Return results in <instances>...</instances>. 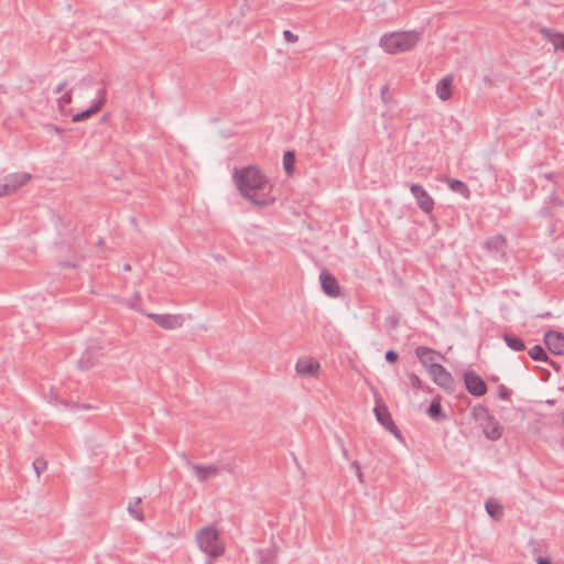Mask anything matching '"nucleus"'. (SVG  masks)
<instances>
[{
	"label": "nucleus",
	"mask_w": 564,
	"mask_h": 564,
	"mask_svg": "<svg viewBox=\"0 0 564 564\" xmlns=\"http://www.w3.org/2000/svg\"><path fill=\"white\" fill-rule=\"evenodd\" d=\"M140 505H141V499L140 498H137L134 502H130L129 506H128V511L129 513L137 520L139 521H142L143 520V514H142V511L140 509Z\"/></svg>",
	"instance_id": "c85d7f7f"
},
{
	"label": "nucleus",
	"mask_w": 564,
	"mask_h": 564,
	"mask_svg": "<svg viewBox=\"0 0 564 564\" xmlns=\"http://www.w3.org/2000/svg\"><path fill=\"white\" fill-rule=\"evenodd\" d=\"M295 162H296L295 152L292 150L285 151L283 154V169L289 176L294 173Z\"/></svg>",
	"instance_id": "a878e982"
},
{
	"label": "nucleus",
	"mask_w": 564,
	"mask_h": 564,
	"mask_svg": "<svg viewBox=\"0 0 564 564\" xmlns=\"http://www.w3.org/2000/svg\"><path fill=\"white\" fill-rule=\"evenodd\" d=\"M501 338L503 339L506 345L513 351H523L527 348L524 340L520 336L511 332H503Z\"/></svg>",
	"instance_id": "6ab92c4d"
},
{
	"label": "nucleus",
	"mask_w": 564,
	"mask_h": 564,
	"mask_svg": "<svg viewBox=\"0 0 564 564\" xmlns=\"http://www.w3.org/2000/svg\"><path fill=\"white\" fill-rule=\"evenodd\" d=\"M72 91H66L61 98L58 99V106L59 108H63L66 105H69L72 102Z\"/></svg>",
	"instance_id": "473e14b6"
},
{
	"label": "nucleus",
	"mask_w": 564,
	"mask_h": 564,
	"mask_svg": "<svg viewBox=\"0 0 564 564\" xmlns=\"http://www.w3.org/2000/svg\"><path fill=\"white\" fill-rule=\"evenodd\" d=\"M123 269H124L126 271H129V270L131 269V267H130V264H124Z\"/></svg>",
	"instance_id": "a18cd8bd"
},
{
	"label": "nucleus",
	"mask_w": 564,
	"mask_h": 564,
	"mask_svg": "<svg viewBox=\"0 0 564 564\" xmlns=\"http://www.w3.org/2000/svg\"><path fill=\"white\" fill-rule=\"evenodd\" d=\"M257 564H275L276 549L272 545L264 549H259L256 552Z\"/></svg>",
	"instance_id": "412c9836"
},
{
	"label": "nucleus",
	"mask_w": 564,
	"mask_h": 564,
	"mask_svg": "<svg viewBox=\"0 0 564 564\" xmlns=\"http://www.w3.org/2000/svg\"><path fill=\"white\" fill-rule=\"evenodd\" d=\"M447 186L454 192L468 199L470 197V191L466 183L457 178L444 177L443 180Z\"/></svg>",
	"instance_id": "4be33fe9"
},
{
	"label": "nucleus",
	"mask_w": 564,
	"mask_h": 564,
	"mask_svg": "<svg viewBox=\"0 0 564 564\" xmlns=\"http://www.w3.org/2000/svg\"><path fill=\"white\" fill-rule=\"evenodd\" d=\"M409 188L420 209L425 214L432 213L434 209V199L425 188L419 184H410Z\"/></svg>",
	"instance_id": "1a4fd4ad"
},
{
	"label": "nucleus",
	"mask_w": 564,
	"mask_h": 564,
	"mask_svg": "<svg viewBox=\"0 0 564 564\" xmlns=\"http://www.w3.org/2000/svg\"><path fill=\"white\" fill-rule=\"evenodd\" d=\"M430 376L433 381L446 391H454L455 380L452 373L441 364L430 365Z\"/></svg>",
	"instance_id": "423d86ee"
},
{
	"label": "nucleus",
	"mask_w": 564,
	"mask_h": 564,
	"mask_svg": "<svg viewBox=\"0 0 564 564\" xmlns=\"http://www.w3.org/2000/svg\"><path fill=\"white\" fill-rule=\"evenodd\" d=\"M283 36L284 40L289 43H295L299 40L297 35L291 32L290 30H285L283 32Z\"/></svg>",
	"instance_id": "f704fd0d"
},
{
	"label": "nucleus",
	"mask_w": 564,
	"mask_h": 564,
	"mask_svg": "<svg viewBox=\"0 0 564 564\" xmlns=\"http://www.w3.org/2000/svg\"><path fill=\"white\" fill-rule=\"evenodd\" d=\"M387 90H388L387 86L382 87V89H381L382 98L384 97Z\"/></svg>",
	"instance_id": "c03bdc74"
},
{
	"label": "nucleus",
	"mask_w": 564,
	"mask_h": 564,
	"mask_svg": "<svg viewBox=\"0 0 564 564\" xmlns=\"http://www.w3.org/2000/svg\"><path fill=\"white\" fill-rule=\"evenodd\" d=\"M541 33L543 36L553 44L555 50L564 51V34L554 32L551 29L542 28Z\"/></svg>",
	"instance_id": "5701e85b"
},
{
	"label": "nucleus",
	"mask_w": 564,
	"mask_h": 564,
	"mask_svg": "<svg viewBox=\"0 0 564 564\" xmlns=\"http://www.w3.org/2000/svg\"><path fill=\"white\" fill-rule=\"evenodd\" d=\"M546 403H547L549 405H553V404L555 403V401H554V400H547V401H546Z\"/></svg>",
	"instance_id": "49530a36"
},
{
	"label": "nucleus",
	"mask_w": 564,
	"mask_h": 564,
	"mask_svg": "<svg viewBox=\"0 0 564 564\" xmlns=\"http://www.w3.org/2000/svg\"><path fill=\"white\" fill-rule=\"evenodd\" d=\"M319 281L322 290L324 291L325 294H327L330 297H336L339 295L340 288L338 281L332 273L323 271L319 274Z\"/></svg>",
	"instance_id": "4468645a"
},
{
	"label": "nucleus",
	"mask_w": 564,
	"mask_h": 564,
	"mask_svg": "<svg viewBox=\"0 0 564 564\" xmlns=\"http://www.w3.org/2000/svg\"><path fill=\"white\" fill-rule=\"evenodd\" d=\"M546 362H547L550 366H552L556 371H560L561 366H560L556 361L552 360L550 357H549V361H546Z\"/></svg>",
	"instance_id": "ea45409f"
},
{
	"label": "nucleus",
	"mask_w": 564,
	"mask_h": 564,
	"mask_svg": "<svg viewBox=\"0 0 564 564\" xmlns=\"http://www.w3.org/2000/svg\"><path fill=\"white\" fill-rule=\"evenodd\" d=\"M47 128H48L50 130H54L55 132H59V131H61L58 127L53 126V124H48V126H47Z\"/></svg>",
	"instance_id": "79ce46f5"
},
{
	"label": "nucleus",
	"mask_w": 564,
	"mask_h": 564,
	"mask_svg": "<svg viewBox=\"0 0 564 564\" xmlns=\"http://www.w3.org/2000/svg\"><path fill=\"white\" fill-rule=\"evenodd\" d=\"M195 539L199 550L210 558H217L225 553V544L220 538V533L213 525H207L198 530Z\"/></svg>",
	"instance_id": "7ed1b4c3"
},
{
	"label": "nucleus",
	"mask_w": 564,
	"mask_h": 564,
	"mask_svg": "<svg viewBox=\"0 0 564 564\" xmlns=\"http://www.w3.org/2000/svg\"><path fill=\"white\" fill-rule=\"evenodd\" d=\"M484 249L495 259H505L507 240L502 235H495L486 239L482 243Z\"/></svg>",
	"instance_id": "6e6552de"
},
{
	"label": "nucleus",
	"mask_w": 564,
	"mask_h": 564,
	"mask_svg": "<svg viewBox=\"0 0 564 564\" xmlns=\"http://www.w3.org/2000/svg\"><path fill=\"white\" fill-rule=\"evenodd\" d=\"M549 198H550V202H552V203H554L556 205H562L563 204V202L557 197L555 189L552 191V193H551Z\"/></svg>",
	"instance_id": "c9c22d12"
},
{
	"label": "nucleus",
	"mask_w": 564,
	"mask_h": 564,
	"mask_svg": "<svg viewBox=\"0 0 564 564\" xmlns=\"http://www.w3.org/2000/svg\"><path fill=\"white\" fill-rule=\"evenodd\" d=\"M408 377H409V380L414 389H416V390L424 389L422 380L414 372L409 373Z\"/></svg>",
	"instance_id": "7c9ffc66"
},
{
	"label": "nucleus",
	"mask_w": 564,
	"mask_h": 564,
	"mask_svg": "<svg viewBox=\"0 0 564 564\" xmlns=\"http://www.w3.org/2000/svg\"><path fill=\"white\" fill-rule=\"evenodd\" d=\"M528 354L535 361H549V355L541 345L533 346Z\"/></svg>",
	"instance_id": "bb28decb"
},
{
	"label": "nucleus",
	"mask_w": 564,
	"mask_h": 564,
	"mask_svg": "<svg viewBox=\"0 0 564 564\" xmlns=\"http://www.w3.org/2000/svg\"><path fill=\"white\" fill-rule=\"evenodd\" d=\"M421 39L416 31H403L386 33L380 39V46L389 54H398L411 51Z\"/></svg>",
	"instance_id": "f03ea898"
},
{
	"label": "nucleus",
	"mask_w": 564,
	"mask_h": 564,
	"mask_svg": "<svg viewBox=\"0 0 564 564\" xmlns=\"http://www.w3.org/2000/svg\"><path fill=\"white\" fill-rule=\"evenodd\" d=\"M485 508L489 517L496 521L501 520L503 517L502 506L496 499H488L485 503Z\"/></svg>",
	"instance_id": "393cba45"
},
{
	"label": "nucleus",
	"mask_w": 564,
	"mask_h": 564,
	"mask_svg": "<svg viewBox=\"0 0 564 564\" xmlns=\"http://www.w3.org/2000/svg\"><path fill=\"white\" fill-rule=\"evenodd\" d=\"M102 357L100 347L88 346L78 359V367L88 370L96 366Z\"/></svg>",
	"instance_id": "ddd939ff"
},
{
	"label": "nucleus",
	"mask_w": 564,
	"mask_h": 564,
	"mask_svg": "<svg viewBox=\"0 0 564 564\" xmlns=\"http://www.w3.org/2000/svg\"><path fill=\"white\" fill-rule=\"evenodd\" d=\"M561 389L564 390V386Z\"/></svg>",
	"instance_id": "09e8293b"
},
{
	"label": "nucleus",
	"mask_w": 564,
	"mask_h": 564,
	"mask_svg": "<svg viewBox=\"0 0 564 564\" xmlns=\"http://www.w3.org/2000/svg\"><path fill=\"white\" fill-rule=\"evenodd\" d=\"M351 466L356 469V475H357L359 481H362V473H361V468H360L359 463L358 462H354Z\"/></svg>",
	"instance_id": "e433bc0d"
},
{
	"label": "nucleus",
	"mask_w": 564,
	"mask_h": 564,
	"mask_svg": "<svg viewBox=\"0 0 564 564\" xmlns=\"http://www.w3.org/2000/svg\"><path fill=\"white\" fill-rule=\"evenodd\" d=\"M148 317L154 321L164 329H177L183 326L184 317L181 314H148Z\"/></svg>",
	"instance_id": "9d476101"
},
{
	"label": "nucleus",
	"mask_w": 564,
	"mask_h": 564,
	"mask_svg": "<svg viewBox=\"0 0 564 564\" xmlns=\"http://www.w3.org/2000/svg\"><path fill=\"white\" fill-rule=\"evenodd\" d=\"M481 425L482 432L488 440L497 441L501 437L503 429L495 416L491 415Z\"/></svg>",
	"instance_id": "2eb2a0df"
},
{
	"label": "nucleus",
	"mask_w": 564,
	"mask_h": 564,
	"mask_svg": "<svg viewBox=\"0 0 564 564\" xmlns=\"http://www.w3.org/2000/svg\"><path fill=\"white\" fill-rule=\"evenodd\" d=\"M32 465L37 478L41 473L46 469V462L43 458H36Z\"/></svg>",
	"instance_id": "c756f323"
},
{
	"label": "nucleus",
	"mask_w": 564,
	"mask_h": 564,
	"mask_svg": "<svg viewBox=\"0 0 564 564\" xmlns=\"http://www.w3.org/2000/svg\"><path fill=\"white\" fill-rule=\"evenodd\" d=\"M511 390L508 389L505 384H500L498 387V398L501 400H509L511 397Z\"/></svg>",
	"instance_id": "2f4dec72"
},
{
	"label": "nucleus",
	"mask_w": 564,
	"mask_h": 564,
	"mask_svg": "<svg viewBox=\"0 0 564 564\" xmlns=\"http://www.w3.org/2000/svg\"><path fill=\"white\" fill-rule=\"evenodd\" d=\"M427 415L434 421H444L446 420V415L443 412V408L441 404V397H435L430 403L427 410Z\"/></svg>",
	"instance_id": "b1692460"
},
{
	"label": "nucleus",
	"mask_w": 564,
	"mask_h": 564,
	"mask_svg": "<svg viewBox=\"0 0 564 564\" xmlns=\"http://www.w3.org/2000/svg\"><path fill=\"white\" fill-rule=\"evenodd\" d=\"M377 421L391 434H393L398 440L402 441V433L395 425V423L392 420V416L387 408L386 404H383L380 401H377L376 406L373 409Z\"/></svg>",
	"instance_id": "39448f33"
},
{
	"label": "nucleus",
	"mask_w": 564,
	"mask_h": 564,
	"mask_svg": "<svg viewBox=\"0 0 564 564\" xmlns=\"http://www.w3.org/2000/svg\"><path fill=\"white\" fill-rule=\"evenodd\" d=\"M544 177H545L546 180L553 181V174H552V173H546V174H544Z\"/></svg>",
	"instance_id": "37998d69"
},
{
	"label": "nucleus",
	"mask_w": 564,
	"mask_h": 564,
	"mask_svg": "<svg viewBox=\"0 0 564 564\" xmlns=\"http://www.w3.org/2000/svg\"><path fill=\"white\" fill-rule=\"evenodd\" d=\"M543 341L547 349L556 356L564 355V334L550 329L543 336Z\"/></svg>",
	"instance_id": "f8f14e48"
},
{
	"label": "nucleus",
	"mask_w": 564,
	"mask_h": 564,
	"mask_svg": "<svg viewBox=\"0 0 564 564\" xmlns=\"http://www.w3.org/2000/svg\"><path fill=\"white\" fill-rule=\"evenodd\" d=\"M452 85H453V77L449 75L443 77L437 83L436 95L441 100L445 101L452 97Z\"/></svg>",
	"instance_id": "aec40b11"
},
{
	"label": "nucleus",
	"mask_w": 564,
	"mask_h": 564,
	"mask_svg": "<svg viewBox=\"0 0 564 564\" xmlns=\"http://www.w3.org/2000/svg\"><path fill=\"white\" fill-rule=\"evenodd\" d=\"M471 415L476 421L485 422L491 416L487 406L478 404L473 408Z\"/></svg>",
	"instance_id": "cd10ccee"
},
{
	"label": "nucleus",
	"mask_w": 564,
	"mask_h": 564,
	"mask_svg": "<svg viewBox=\"0 0 564 564\" xmlns=\"http://www.w3.org/2000/svg\"><path fill=\"white\" fill-rule=\"evenodd\" d=\"M384 358L387 362L394 364L399 359V354L395 350L390 349L386 352Z\"/></svg>",
	"instance_id": "72a5a7b5"
},
{
	"label": "nucleus",
	"mask_w": 564,
	"mask_h": 564,
	"mask_svg": "<svg viewBox=\"0 0 564 564\" xmlns=\"http://www.w3.org/2000/svg\"><path fill=\"white\" fill-rule=\"evenodd\" d=\"M9 194H12L11 189L4 188V183L0 184V197Z\"/></svg>",
	"instance_id": "58836bf2"
},
{
	"label": "nucleus",
	"mask_w": 564,
	"mask_h": 564,
	"mask_svg": "<svg viewBox=\"0 0 564 564\" xmlns=\"http://www.w3.org/2000/svg\"><path fill=\"white\" fill-rule=\"evenodd\" d=\"M234 180L240 194L252 204L267 207L274 203V198L269 196L271 185L258 167L235 169Z\"/></svg>",
	"instance_id": "f257e3e1"
},
{
	"label": "nucleus",
	"mask_w": 564,
	"mask_h": 564,
	"mask_svg": "<svg viewBox=\"0 0 564 564\" xmlns=\"http://www.w3.org/2000/svg\"><path fill=\"white\" fill-rule=\"evenodd\" d=\"M31 180V174L29 173H14L8 175L4 178V188L11 189L12 193L18 191L21 186L25 185Z\"/></svg>",
	"instance_id": "dca6fc26"
},
{
	"label": "nucleus",
	"mask_w": 564,
	"mask_h": 564,
	"mask_svg": "<svg viewBox=\"0 0 564 564\" xmlns=\"http://www.w3.org/2000/svg\"><path fill=\"white\" fill-rule=\"evenodd\" d=\"M187 464L195 473L197 479L202 482L218 476L221 471L234 473L236 468V464L234 460L207 466L192 464L189 462Z\"/></svg>",
	"instance_id": "20e7f679"
},
{
	"label": "nucleus",
	"mask_w": 564,
	"mask_h": 564,
	"mask_svg": "<svg viewBox=\"0 0 564 564\" xmlns=\"http://www.w3.org/2000/svg\"><path fill=\"white\" fill-rule=\"evenodd\" d=\"M66 86H67V82H65V80H64V82L59 83V84L56 86V88H55L54 93H55V94H61V93L65 89V87H66Z\"/></svg>",
	"instance_id": "4c0bfd02"
},
{
	"label": "nucleus",
	"mask_w": 564,
	"mask_h": 564,
	"mask_svg": "<svg viewBox=\"0 0 564 564\" xmlns=\"http://www.w3.org/2000/svg\"><path fill=\"white\" fill-rule=\"evenodd\" d=\"M415 355L420 359L421 364L430 371V365L435 364L434 357L445 358L442 354L435 351L432 348L420 346L415 349Z\"/></svg>",
	"instance_id": "a211bd4d"
},
{
	"label": "nucleus",
	"mask_w": 564,
	"mask_h": 564,
	"mask_svg": "<svg viewBox=\"0 0 564 564\" xmlns=\"http://www.w3.org/2000/svg\"><path fill=\"white\" fill-rule=\"evenodd\" d=\"M295 369L300 375L315 376L319 369V364L313 358H302L297 360Z\"/></svg>",
	"instance_id": "f3484780"
},
{
	"label": "nucleus",
	"mask_w": 564,
	"mask_h": 564,
	"mask_svg": "<svg viewBox=\"0 0 564 564\" xmlns=\"http://www.w3.org/2000/svg\"><path fill=\"white\" fill-rule=\"evenodd\" d=\"M562 421H563V424H564V411H563V415H562Z\"/></svg>",
	"instance_id": "de8ad7c7"
},
{
	"label": "nucleus",
	"mask_w": 564,
	"mask_h": 564,
	"mask_svg": "<svg viewBox=\"0 0 564 564\" xmlns=\"http://www.w3.org/2000/svg\"><path fill=\"white\" fill-rule=\"evenodd\" d=\"M538 564H552L551 560L547 557H539Z\"/></svg>",
	"instance_id": "a19ab883"
},
{
	"label": "nucleus",
	"mask_w": 564,
	"mask_h": 564,
	"mask_svg": "<svg viewBox=\"0 0 564 564\" xmlns=\"http://www.w3.org/2000/svg\"><path fill=\"white\" fill-rule=\"evenodd\" d=\"M106 102V90L100 88L97 93V98L91 102L90 107L78 113H75L72 118L73 122H82L89 119L91 116L97 113Z\"/></svg>",
	"instance_id": "9b49d317"
},
{
	"label": "nucleus",
	"mask_w": 564,
	"mask_h": 564,
	"mask_svg": "<svg viewBox=\"0 0 564 564\" xmlns=\"http://www.w3.org/2000/svg\"><path fill=\"white\" fill-rule=\"evenodd\" d=\"M466 390L474 397H482L487 393L488 388L485 380L474 370L464 372L463 376Z\"/></svg>",
	"instance_id": "0eeeda50"
}]
</instances>
